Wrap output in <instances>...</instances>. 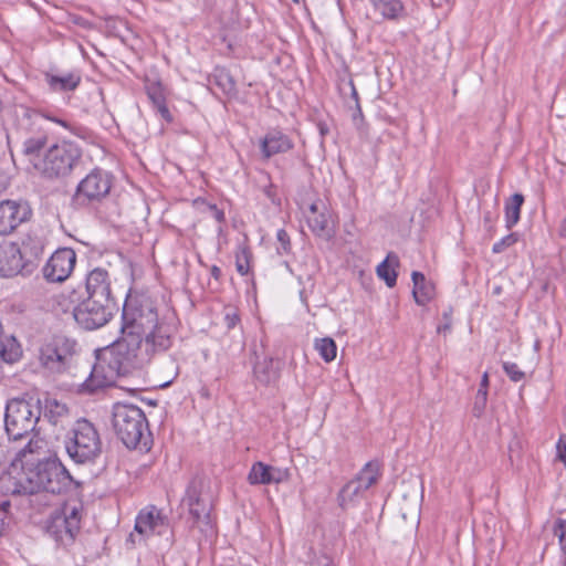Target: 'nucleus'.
Returning a JSON list of instances; mask_svg holds the SVG:
<instances>
[{"mask_svg": "<svg viewBox=\"0 0 566 566\" xmlns=\"http://www.w3.org/2000/svg\"><path fill=\"white\" fill-rule=\"evenodd\" d=\"M365 490L354 479L346 483L338 493V503L342 509L354 506L363 497Z\"/></svg>", "mask_w": 566, "mask_h": 566, "instance_id": "obj_24", "label": "nucleus"}, {"mask_svg": "<svg viewBox=\"0 0 566 566\" xmlns=\"http://www.w3.org/2000/svg\"><path fill=\"white\" fill-rule=\"evenodd\" d=\"M22 356V349L14 336L0 337V361L13 364Z\"/></svg>", "mask_w": 566, "mask_h": 566, "instance_id": "obj_26", "label": "nucleus"}, {"mask_svg": "<svg viewBox=\"0 0 566 566\" xmlns=\"http://www.w3.org/2000/svg\"><path fill=\"white\" fill-rule=\"evenodd\" d=\"M374 9L378 11L382 18L389 20L399 19L403 13V4L400 0H369Z\"/></svg>", "mask_w": 566, "mask_h": 566, "instance_id": "obj_29", "label": "nucleus"}, {"mask_svg": "<svg viewBox=\"0 0 566 566\" xmlns=\"http://www.w3.org/2000/svg\"><path fill=\"white\" fill-rule=\"evenodd\" d=\"M486 400H488V391H484V389H479L475 395L473 409H472V412L475 417L479 418L482 416V413L485 409V406H486Z\"/></svg>", "mask_w": 566, "mask_h": 566, "instance_id": "obj_37", "label": "nucleus"}, {"mask_svg": "<svg viewBox=\"0 0 566 566\" xmlns=\"http://www.w3.org/2000/svg\"><path fill=\"white\" fill-rule=\"evenodd\" d=\"M209 82L217 85L226 95L233 96L237 94L235 81L224 67H216L209 77Z\"/></svg>", "mask_w": 566, "mask_h": 566, "instance_id": "obj_25", "label": "nucleus"}, {"mask_svg": "<svg viewBox=\"0 0 566 566\" xmlns=\"http://www.w3.org/2000/svg\"><path fill=\"white\" fill-rule=\"evenodd\" d=\"M43 250V241L32 235H27L20 245V252L27 266L35 262L42 255Z\"/></svg>", "mask_w": 566, "mask_h": 566, "instance_id": "obj_23", "label": "nucleus"}, {"mask_svg": "<svg viewBox=\"0 0 566 566\" xmlns=\"http://www.w3.org/2000/svg\"><path fill=\"white\" fill-rule=\"evenodd\" d=\"M208 210L210 211L211 216L218 221L223 222L224 221V213L222 210L218 209L214 205H208Z\"/></svg>", "mask_w": 566, "mask_h": 566, "instance_id": "obj_46", "label": "nucleus"}, {"mask_svg": "<svg viewBox=\"0 0 566 566\" xmlns=\"http://www.w3.org/2000/svg\"><path fill=\"white\" fill-rule=\"evenodd\" d=\"M117 342L133 353L147 355V361L155 354L166 352L172 344L169 326L158 321L157 311L148 297L125 302Z\"/></svg>", "mask_w": 566, "mask_h": 566, "instance_id": "obj_2", "label": "nucleus"}, {"mask_svg": "<svg viewBox=\"0 0 566 566\" xmlns=\"http://www.w3.org/2000/svg\"><path fill=\"white\" fill-rule=\"evenodd\" d=\"M41 417V408L23 399H12L7 403L4 415L6 431L10 439L18 440L31 433Z\"/></svg>", "mask_w": 566, "mask_h": 566, "instance_id": "obj_8", "label": "nucleus"}, {"mask_svg": "<svg viewBox=\"0 0 566 566\" xmlns=\"http://www.w3.org/2000/svg\"><path fill=\"white\" fill-rule=\"evenodd\" d=\"M67 407L64 403H60L55 399H46L43 416L51 423L57 424L61 420L67 416Z\"/></svg>", "mask_w": 566, "mask_h": 566, "instance_id": "obj_32", "label": "nucleus"}, {"mask_svg": "<svg viewBox=\"0 0 566 566\" xmlns=\"http://www.w3.org/2000/svg\"><path fill=\"white\" fill-rule=\"evenodd\" d=\"M488 387H489V375H488V373H484L482 376L479 389H484V391H488Z\"/></svg>", "mask_w": 566, "mask_h": 566, "instance_id": "obj_49", "label": "nucleus"}, {"mask_svg": "<svg viewBox=\"0 0 566 566\" xmlns=\"http://www.w3.org/2000/svg\"><path fill=\"white\" fill-rule=\"evenodd\" d=\"M45 447L42 439H31L0 473V493L28 497L36 512L50 504L49 494L65 492L73 483L66 468Z\"/></svg>", "mask_w": 566, "mask_h": 566, "instance_id": "obj_1", "label": "nucleus"}, {"mask_svg": "<svg viewBox=\"0 0 566 566\" xmlns=\"http://www.w3.org/2000/svg\"><path fill=\"white\" fill-rule=\"evenodd\" d=\"M558 459L566 465V434L559 438L557 443Z\"/></svg>", "mask_w": 566, "mask_h": 566, "instance_id": "obj_43", "label": "nucleus"}, {"mask_svg": "<svg viewBox=\"0 0 566 566\" xmlns=\"http://www.w3.org/2000/svg\"><path fill=\"white\" fill-rule=\"evenodd\" d=\"M76 254L71 248L56 250L42 269L43 276L52 283L64 282L73 272Z\"/></svg>", "mask_w": 566, "mask_h": 566, "instance_id": "obj_12", "label": "nucleus"}, {"mask_svg": "<svg viewBox=\"0 0 566 566\" xmlns=\"http://www.w3.org/2000/svg\"><path fill=\"white\" fill-rule=\"evenodd\" d=\"M353 120L355 122V125L357 126V128L364 133V129L360 126V124H363V122H364L363 113H361V109L358 104H357V111L353 115Z\"/></svg>", "mask_w": 566, "mask_h": 566, "instance_id": "obj_47", "label": "nucleus"}, {"mask_svg": "<svg viewBox=\"0 0 566 566\" xmlns=\"http://www.w3.org/2000/svg\"><path fill=\"white\" fill-rule=\"evenodd\" d=\"M314 348L326 363H329L336 358L337 346L334 339L331 337L315 339Z\"/></svg>", "mask_w": 566, "mask_h": 566, "instance_id": "obj_33", "label": "nucleus"}, {"mask_svg": "<svg viewBox=\"0 0 566 566\" xmlns=\"http://www.w3.org/2000/svg\"><path fill=\"white\" fill-rule=\"evenodd\" d=\"M450 328H451V323H450V321L448 319V322H447L446 324H443V325H439V326H438V328H437V331H438V333H447V332H449V331H450Z\"/></svg>", "mask_w": 566, "mask_h": 566, "instance_id": "obj_52", "label": "nucleus"}, {"mask_svg": "<svg viewBox=\"0 0 566 566\" xmlns=\"http://www.w3.org/2000/svg\"><path fill=\"white\" fill-rule=\"evenodd\" d=\"M523 203L524 196L521 193H514L505 202V223L507 229H512L518 222Z\"/></svg>", "mask_w": 566, "mask_h": 566, "instance_id": "obj_30", "label": "nucleus"}, {"mask_svg": "<svg viewBox=\"0 0 566 566\" xmlns=\"http://www.w3.org/2000/svg\"><path fill=\"white\" fill-rule=\"evenodd\" d=\"M380 475V467L377 462L370 461L359 471L354 479L359 482L360 486L367 491L371 485L377 483Z\"/></svg>", "mask_w": 566, "mask_h": 566, "instance_id": "obj_31", "label": "nucleus"}, {"mask_svg": "<svg viewBox=\"0 0 566 566\" xmlns=\"http://www.w3.org/2000/svg\"><path fill=\"white\" fill-rule=\"evenodd\" d=\"M82 504L66 503L51 514L46 522V533L59 545L69 546L81 530Z\"/></svg>", "mask_w": 566, "mask_h": 566, "instance_id": "obj_7", "label": "nucleus"}, {"mask_svg": "<svg viewBox=\"0 0 566 566\" xmlns=\"http://www.w3.org/2000/svg\"><path fill=\"white\" fill-rule=\"evenodd\" d=\"M112 426L117 438L128 448H149L150 432L144 411L130 403L118 402L113 407Z\"/></svg>", "mask_w": 566, "mask_h": 566, "instance_id": "obj_4", "label": "nucleus"}, {"mask_svg": "<svg viewBox=\"0 0 566 566\" xmlns=\"http://www.w3.org/2000/svg\"><path fill=\"white\" fill-rule=\"evenodd\" d=\"M503 369L506 375L510 377L512 381H520L524 378L525 374L522 371L518 366L514 363L505 361L503 364Z\"/></svg>", "mask_w": 566, "mask_h": 566, "instance_id": "obj_39", "label": "nucleus"}, {"mask_svg": "<svg viewBox=\"0 0 566 566\" xmlns=\"http://www.w3.org/2000/svg\"><path fill=\"white\" fill-rule=\"evenodd\" d=\"M306 220L313 233L324 240H329L335 234V221L331 210L322 201L310 205Z\"/></svg>", "mask_w": 566, "mask_h": 566, "instance_id": "obj_15", "label": "nucleus"}, {"mask_svg": "<svg viewBox=\"0 0 566 566\" xmlns=\"http://www.w3.org/2000/svg\"><path fill=\"white\" fill-rule=\"evenodd\" d=\"M276 238H277V241L281 243V249L283 250V252H285V253L290 252L291 243H290V237H289L287 232L283 229H280L276 233Z\"/></svg>", "mask_w": 566, "mask_h": 566, "instance_id": "obj_42", "label": "nucleus"}, {"mask_svg": "<svg viewBox=\"0 0 566 566\" xmlns=\"http://www.w3.org/2000/svg\"><path fill=\"white\" fill-rule=\"evenodd\" d=\"M27 266L20 252V245L13 242L0 244V275L14 276Z\"/></svg>", "mask_w": 566, "mask_h": 566, "instance_id": "obj_17", "label": "nucleus"}, {"mask_svg": "<svg viewBox=\"0 0 566 566\" xmlns=\"http://www.w3.org/2000/svg\"><path fill=\"white\" fill-rule=\"evenodd\" d=\"M65 449L75 463L94 462L102 453V441L94 424L86 419L77 420Z\"/></svg>", "mask_w": 566, "mask_h": 566, "instance_id": "obj_5", "label": "nucleus"}, {"mask_svg": "<svg viewBox=\"0 0 566 566\" xmlns=\"http://www.w3.org/2000/svg\"><path fill=\"white\" fill-rule=\"evenodd\" d=\"M211 276L216 280H219L221 277V270L217 265H212L210 269Z\"/></svg>", "mask_w": 566, "mask_h": 566, "instance_id": "obj_50", "label": "nucleus"}, {"mask_svg": "<svg viewBox=\"0 0 566 566\" xmlns=\"http://www.w3.org/2000/svg\"><path fill=\"white\" fill-rule=\"evenodd\" d=\"M111 187L109 174L102 169H94L78 184L73 201L77 206L101 201L108 195Z\"/></svg>", "mask_w": 566, "mask_h": 566, "instance_id": "obj_11", "label": "nucleus"}, {"mask_svg": "<svg viewBox=\"0 0 566 566\" xmlns=\"http://www.w3.org/2000/svg\"><path fill=\"white\" fill-rule=\"evenodd\" d=\"M433 7H443L448 4L450 0H430Z\"/></svg>", "mask_w": 566, "mask_h": 566, "instance_id": "obj_53", "label": "nucleus"}, {"mask_svg": "<svg viewBox=\"0 0 566 566\" xmlns=\"http://www.w3.org/2000/svg\"><path fill=\"white\" fill-rule=\"evenodd\" d=\"M312 566H334V565L328 557L323 556L321 558H317L316 562Z\"/></svg>", "mask_w": 566, "mask_h": 566, "instance_id": "obj_48", "label": "nucleus"}, {"mask_svg": "<svg viewBox=\"0 0 566 566\" xmlns=\"http://www.w3.org/2000/svg\"><path fill=\"white\" fill-rule=\"evenodd\" d=\"M168 526V518L156 506L150 505L139 512L135 522V531L144 536L160 535Z\"/></svg>", "mask_w": 566, "mask_h": 566, "instance_id": "obj_16", "label": "nucleus"}, {"mask_svg": "<svg viewBox=\"0 0 566 566\" xmlns=\"http://www.w3.org/2000/svg\"><path fill=\"white\" fill-rule=\"evenodd\" d=\"M147 95L149 99L153 102L154 107L165 103V96L163 94V90L159 85H151L147 88Z\"/></svg>", "mask_w": 566, "mask_h": 566, "instance_id": "obj_41", "label": "nucleus"}, {"mask_svg": "<svg viewBox=\"0 0 566 566\" xmlns=\"http://www.w3.org/2000/svg\"><path fill=\"white\" fill-rule=\"evenodd\" d=\"M9 507V501L0 503V538L6 534L10 524Z\"/></svg>", "mask_w": 566, "mask_h": 566, "instance_id": "obj_38", "label": "nucleus"}, {"mask_svg": "<svg viewBox=\"0 0 566 566\" xmlns=\"http://www.w3.org/2000/svg\"><path fill=\"white\" fill-rule=\"evenodd\" d=\"M413 289L412 294L418 305H426L434 295V287L431 282H428L424 275L418 271L411 274Z\"/></svg>", "mask_w": 566, "mask_h": 566, "instance_id": "obj_22", "label": "nucleus"}, {"mask_svg": "<svg viewBox=\"0 0 566 566\" xmlns=\"http://www.w3.org/2000/svg\"><path fill=\"white\" fill-rule=\"evenodd\" d=\"M319 132H321V134H322L323 136H324V135H326V134L328 133V128H327V126H326V125H324V124H321V125H319Z\"/></svg>", "mask_w": 566, "mask_h": 566, "instance_id": "obj_54", "label": "nucleus"}, {"mask_svg": "<svg viewBox=\"0 0 566 566\" xmlns=\"http://www.w3.org/2000/svg\"><path fill=\"white\" fill-rule=\"evenodd\" d=\"M87 297L101 301H113L111 294V282L106 270L96 268L92 270L85 282Z\"/></svg>", "mask_w": 566, "mask_h": 566, "instance_id": "obj_18", "label": "nucleus"}, {"mask_svg": "<svg viewBox=\"0 0 566 566\" xmlns=\"http://www.w3.org/2000/svg\"><path fill=\"white\" fill-rule=\"evenodd\" d=\"M399 265V258L390 252L387 258L377 266V275L382 279L387 286L394 287L397 281L396 268Z\"/></svg>", "mask_w": 566, "mask_h": 566, "instance_id": "obj_27", "label": "nucleus"}, {"mask_svg": "<svg viewBox=\"0 0 566 566\" xmlns=\"http://www.w3.org/2000/svg\"><path fill=\"white\" fill-rule=\"evenodd\" d=\"M81 157L82 151L75 144L62 142L52 145L34 167L45 178H62L72 172Z\"/></svg>", "mask_w": 566, "mask_h": 566, "instance_id": "obj_6", "label": "nucleus"}, {"mask_svg": "<svg viewBox=\"0 0 566 566\" xmlns=\"http://www.w3.org/2000/svg\"><path fill=\"white\" fill-rule=\"evenodd\" d=\"M147 363V355L133 353L116 340L97 357L83 388L88 392H94L97 389L113 386L119 376H126L133 369L142 368Z\"/></svg>", "mask_w": 566, "mask_h": 566, "instance_id": "obj_3", "label": "nucleus"}, {"mask_svg": "<svg viewBox=\"0 0 566 566\" xmlns=\"http://www.w3.org/2000/svg\"><path fill=\"white\" fill-rule=\"evenodd\" d=\"M251 252L248 248L243 247L239 250L235 256V266L237 271L241 275H245L249 272V263H250Z\"/></svg>", "mask_w": 566, "mask_h": 566, "instance_id": "obj_34", "label": "nucleus"}, {"mask_svg": "<svg viewBox=\"0 0 566 566\" xmlns=\"http://www.w3.org/2000/svg\"><path fill=\"white\" fill-rule=\"evenodd\" d=\"M558 233L562 238L566 239V218L560 221Z\"/></svg>", "mask_w": 566, "mask_h": 566, "instance_id": "obj_51", "label": "nucleus"}, {"mask_svg": "<svg viewBox=\"0 0 566 566\" xmlns=\"http://www.w3.org/2000/svg\"><path fill=\"white\" fill-rule=\"evenodd\" d=\"M518 241V234L517 233H510L503 239H501L499 242L493 244L492 251L493 253H502L507 248L512 247Z\"/></svg>", "mask_w": 566, "mask_h": 566, "instance_id": "obj_36", "label": "nucleus"}, {"mask_svg": "<svg viewBox=\"0 0 566 566\" xmlns=\"http://www.w3.org/2000/svg\"><path fill=\"white\" fill-rule=\"evenodd\" d=\"M27 201L3 200L0 202V234L7 235L31 217Z\"/></svg>", "mask_w": 566, "mask_h": 566, "instance_id": "obj_14", "label": "nucleus"}, {"mask_svg": "<svg viewBox=\"0 0 566 566\" xmlns=\"http://www.w3.org/2000/svg\"><path fill=\"white\" fill-rule=\"evenodd\" d=\"M202 481L193 479L186 491L184 502L189 507V513L193 518V524L199 527H212L211 525V504L200 496Z\"/></svg>", "mask_w": 566, "mask_h": 566, "instance_id": "obj_13", "label": "nucleus"}, {"mask_svg": "<svg viewBox=\"0 0 566 566\" xmlns=\"http://www.w3.org/2000/svg\"><path fill=\"white\" fill-rule=\"evenodd\" d=\"M114 302L86 297L73 311L74 319L87 331L104 326L113 314Z\"/></svg>", "mask_w": 566, "mask_h": 566, "instance_id": "obj_10", "label": "nucleus"}, {"mask_svg": "<svg viewBox=\"0 0 566 566\" xmlns=\"http://www.w3.org/2000/svg\"><path fill=\"white\" fill-rule=\"evenodd\" d=\"M46 144L45 136H36L28 138L23 144V150L27 155H32L38 153L40 149L44 147Z\"/></svg>", "mask_w": 566, "mask_h": 566, "instance_id": "obj_35", "label": "nucleus"}, {"mask_svg": "<svg viewBox=\"0 0 566 566\" xmlns=\"http://www.w3.org/2000/svg\"><path fill=\"white\" fill-rule=\"evenodd\" d=\"M44 78L48 86L54 92L74 91L81 83V75L77 72L45 73Z\"/></svg>", "mask_w": 566, "mask_h": 566, "instance_id": "obj_21", "label": "nucleus"}, {"mask_svg": "<svg viewBox=\"0 0 566 566\" xmlns=\"http://www.w3.org/2000/svg\"><path fill=\"white\" fill-rule=\"evenodd\" d=\"M76 350V343L64 336H56L40 349L43 367L54 373H62L71 364Z\"/></svg>", "mask_w": 566, "mask_h": 566, "instance_id": "obj_9", "label": "nucleus"}, {"mask_svg": "<svg viewBox=\"0 0 566 566\" xmlns=\"http://www.w3.org/2000/svg\"><path fill=\"white\" fill-rule=\"evenodd\" d=\"M287 476V470L275 468L259 461L252 465L248 474V481L252 485L272 483L277 484L285 481Z\"/></svg>", "mask_w": 566, "mask_h": 566, "instance_id": "obj_19", "label": "nucleus"}, {"mask_svg": "<svg viewBox=\"0 0 566 566\" xmlns=\"http://www.w3.org/2000/svg\"><path fill=\"white\" fill-rule=\"evenodd\" d=\"M254 376L263 385L274 384L279 378V370L272 358H264L254 366Z\"/></svg>", "mask_w": 566, "mask_h": 566, "instance_id": "obj_28", "label": "nucleus"}, {"mask_svg": "<svg viewBox=\"0 0 566 566\" xmlns=\"http://www.w3.org/2000/svg\"><path fill=\"white\" fill-rule=\"evenodd\" d=\"M157 113L168 123L172 120V116L166 105V102L155 107Z\"/></svg>", "mask_w": 566, "mask_h": 566, "instance_id": "obj_45", "label": "nucleus"}, {"mask_svg": "<svg viewBox=\"0 0 566 566\" xmlns=\"http://www.w3.org/2000/svg\"><path fill=\"white\" fill-rule=\"evenodd\" d=\"M554 535L558 537L562 549L566 554V521L558 518L554 526Z\"/></svg>", "mask_w": 566, "mask_h": 566, "instance_id": "obj_40", "label": "nucleus"}, {"mask_svg": "<svg viewBox=\"0 0 566 566\" xmlns=\"http://www.w3.org/2000/svg\"><path fill=\"white\" fill-rule=\"evenodd\" d=\"M226 325L228 328H233L239 322V315L237 312H228L224 316Z\"/></svg>", "mask_w": 566, "mask_h": 566, "instance_id": "obj_44", "label": "nucleus"}, {"mask_svg": "<svg viewBox=\"0 0 566 566\" xmlns=\"http://www.w3.org/2000/svg\"><path fill=\"white\" fill-rule=\"evenodd\" d=\"M292 147L291 139L279 130L268 133L261 143L262 153L266 158L279 153H285Z\"/></svg>", "mask_w": 566, "mask_h": 566, "instance_id": "obj_20", "label": "nucleus"}]
</instances>
